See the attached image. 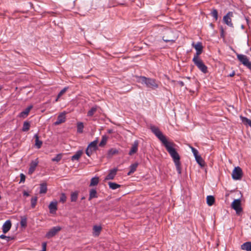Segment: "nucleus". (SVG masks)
Instances as JSON below:
<instances>
[{
	"label": "nucleus",
	"instance_id": "nucleus-1",
	"mask_svg": "<svg viewBox=\"0 0 251 251\" xmlns=\"http://www.w3.org/2000/svg\"><path fill=\"white\" fill-rule=\"evenodd\" d=\"M150 128L152 132L155 134L165 146L166 150L173 159L178 174H180L181 170L180 156L174 148L175 144L173 142H169L157 127L151 126Z\"/></svg>",
	"mask_w": 251,
	"mask_h": 251
},
{
	"label": "nucleus",
	"instance_id": "nucleus-2",
	"mask_svg": "<svg viewBox=\"0 0 251 251\" xmlns=\"http://www.w3.org/2000/svg\"><path fill=\"white\" fill-rule=\"evenodd\" d=\"M139 81L141 83L146 84L148 88L155 89L158 87V83L156 80L153 78L141 76L139 77Z\"/></svg>",
	"mask_w": 251,
	"mask_h": 251
},
{
	"label": "nucleus",
	"instance_id": "nucleus-3",
	"mask_svg": "<svg viewBox=\"0 0 251 251\" xmlns=\"http://www.w3.org/2000/svg\"><path fill=\"white\" fill-rule=\"evenodd\" d=\"M177 38V35L171 29L168 28L164 30L162 39L165 42H174Z\"/></svg>",
	"mask_w": 251,
	"mask_h": 251
},
{
	"label": "nucleus",
	"instance_id": "nucleus-4",
	"mask_svg": "<svg viewBox=\"0 0 251 251\" xmlns=\"http://www.w3.org/2000/svg\"><path fill=\"white\" fill-rule=\"evenodd\" d=\"M192 61L194 64L202 73L205 74L207 72V67L205 65L202 60L200 57H193Z\"/></svg>",
	"mask_w": 251,
	"mask_h": 251
},
{
	"label": "nucleus",
	"instance_id": "nucleus-5",
	"mask_svg": "<svg viewBox=\"0 0 251 251\" xmlns=\"http://www.w3.org/2000/svg\"><path fill=\"white\" fill-rule=\"evenodd\" d=\"M98 141V140L97 139L88 146L86 150V154L88 156H90L93 152L97 150Z\"/></svg>",
	"mask_w": 251,
	"mask_h": 251
},
{
	"label": "nucleus",
	"instance_id": "nucleus-6",
	"mask_svg": "<svg viewBox=\"0 0 251 251\" xmlns=\"http://www.w3.org/2000/svg\"><path fill=\"white\" fill-rule=\"evenodd\" d=\"M237 57L240 62L251 70V62L249 61L247 56L241 54H237Z\"/></svg>",
	"mask_w": 251,
	"mask_h": 251
},
{
	"label": "nucleus",
	"instance_id": "nucleus-7",
	"mask_svg": "<svg viewBox=\"0 0 251 251\" xmlns=\"http://www.w3.org/2000/svg\"><path fill=\"white\" fill-rule=\"evenodd\" d=\"M231 207L235 210L237 214L239 215L242 211L240 199H236L231 203Z\"/></svg>",
	"mask_w": 251,
	"mask_h": 251
},
{
	"label": "nucleus",
	"instance_id": "nucleus-8",
	"mask_svg": "<svg viewBox=\"0 0 251 251\" xmlns=\"http://www.w3.org/2000/svg\"><path fill=\"white\" fill-rule=\"evenodd\" d=\"M242 170L239 167H235L232 173V178L234 180H239L242 178Z\"/></svg>",
	"mask_w": 251,
	"mask_h": 251
},
{
	"label": "nucleus",
	"instance_id": "nucleus-9",
	"mask_svg": "<svg viewBox=\"0 0 251 251\" xmlns=\"http://www.w3.org/2000/svg\"><path fill=\"white\" fill-rule=\"evenodd\" d=\"M61 229V227L59 226H56L52 227L46 233V237L50 239L55 236Z\"/></svg>",
	"mask_w": 251,
	"mask_h": 251
},
{
	"label": "nucleus",
	"instance_id": "nucleus-10",
	"mask_svg": "<svg viewBox=\"0 0 251 251\" xmlns=\"http://www.w3.org/2000/svg\"><path fill=\"white\" fill-rule=\"evenodd\" d=\"M233 17V12H228L223 17V21L225 24L229 27H233V25L232 23L231 18Z\"/></svg>",
	"mask_w": 251,
	"mask_h": 251
},
{
	"label": "nucleus",
	"instance_id": "nucleus-11",
	"mask_svg": "<svg viewBox=\"0 0 251 251\" xmlns=\"http://www.w3.org/2000/svg\"><path fill=\"white\" fill-rule=\"evenodd\" d=\"M192 46L196 50V52L194 54L193 57H199L200 55L202 52L203 47L202 46V44L201 42H198L197 44H195L194 43H192Z\"/></svg>",
	"mask_w": 251,
	"mask_h": 251
},
{
	"label": "nucleus",
	"instance_id": "nucleus-12",
	"mask_svg": "<svg viewBox=\"0 0 251 251\" xmlns=\"http://www.w3.org/2000/svg\"><path fill=\"white\" fill-rule=\"evenodd\" d=\"M66 112H63L61 113L57 117L56 121L54 123V125H59L63 123H64L66 121Z\"/></svg>",
	"mask_w": 251,
	"mask_h": 251
},
{
	"label": "nucleus",
	"instance_id": "nucleus-13",
	"mask_svg": "<svg viewBox=\"0 0 251 251\" xmlns=\"http://www.w3.org/2000/svg\"><path fill=\"white\" fill-rule=\"evenodd\" d=\"M38 163L39 162L37 159H35V160H33L31 162L30 164V167L28 170V174L29 175H31L34 172L36 167L38 165Z\"/></svg>",
	"mask_w": 251,
	"mask_h": 251
},
{
	"label": "nucleus",
	"instance_id": "nucleus-14",
	"mask_svg": "<svg viewBox=\"0 0 251 251\" xmlns=\"http://www.w3.org/2000/svg\"><path fill=\"white\" fill-rule=\"evenodd\" d=\"M118 169L117 168H114L113 169H112L110 170L109 173L107 175V176L105 178V180H110V179H113L114 177L115 176L117 172Z\"/></svg>",
	"mask_w": 251,
	"mask_h": 251
},
{
	"label": "nucleus",
	"instance_id": "nucleus-15",
	"mask_svg": "<svg viewBox=\"0 0 251 251\" xmlns=\"http://www.w3.org/2000/svg\"><path fill=\"white\" fill-rule=\"evenodd\" d=\"M57 203L56 201H51L49 205V208L50 213L54 214L56 213V211L57 209Z\"/></svg>",
	"mask_w": 251,
	"mask_h": 251
},
{
	"label": "nucleus",
	"instance_id": "nucleus-16",
	"mask_svg": "<svg viewBox=\"0 0 251 251\" xmlns=\"http://www.w3.org/2000/svg\"><path fill=\"white\" fill-rule=\"evenodd\" d=\"M11 223L10 220H7L2 226V232L4 233H7L11 228Z\"/></svg>",
	"mask_w": 251,
	"mask_h": 251
},
{
	"label": "nucleus",
	"instance_id": "nucleus-17",
	"mask_svg": "<svg viewBox=\"0 0 251 251\" xmlns=\"http://www.w3.org/2000/svg\"><path fill=\"white\" fill-rule=\"evenodd\" d=\"M102 227L100 226L95 225L93 227V235L97 237L99 236L101 231Z\"/></svg>",
	"mask_w": 251,
	"mask_h": 251
},
{
	"label": "nucleus",
	"instance_id": "nucleus-18",
	"mask_svg": "<svg viewBox=\"0 0 251 251\" xmlns=\"http://www.w3.org/2000/svg\"><path fill=\"white\" fill-rule=\"evenodd\" d=\"M138 141L137 140H136L134 142L129 152V155H131L137 152L138 150Z\"/></svg>",
	"mask_w": 251,
	"mask_h": 251
},
{
	"label": "nucleus",
	"instance_id": "nucleus-19",
	"mask_svg": "<svg viewBox=\"0 0 251 251\" xmlns=\"http://www.w3.org/2000/svg\"><path fill=\"white\" fill-rule=\"evenodd\" d=\"M32 108V105L28 106L25 110H24L23 111L21 112L20 113L19 116L21 118H25L28 115L29 112H30Z\"/></svg>",
	"mask_w": 251,
	"mask_h": 251
},
{
	"label": "nucleus",
	"instance_id": "nucleus-20",
	"mask_svg": "<svg viewBox=\"0 0 251 251\" xmlns=\"http://www.w3.org/2000/svg\"><path fill=\"white\" fill-rule=\"evenodd\" d=\"M241 249L246 251H251V242H247L241 246Z\"/></svg>",
	"mask_w": 251,
	"mask_h": 251
},
{
	"label": "nucleus",
	"instance_id": "nucleus-21",
	"mask_svg": "<svg viewBox=\"0 0 251 251\" xmlns=\"http://www.w3.org/2000/svg\"><path fill=\"white\" fill-rule=\"evenodd\" d=\"M138 166V163H135L132 164H131L129 166V171L127 173V175L128 176H130L131 174H132L133 173L135 172V171L136 170V169Z\"/></svg>",
	"mask_w": 251,
	"mask_h": 251
},
{
	"label": "nucleus",
	"instance_id": "nucleus-22",
	"mask_svg": "<svg viewBox=\"0 0 251 251\" xmlns=\"http://www.w3.org/2000/svg\"><path fill=\"white\" fill-rule=\"evenodd\" d=\"M83 153L82 150L77 151L71 157L72 161L78 160Z\"/></svg>",
	"mask_w": 251,
	"mask_h": 251
},
{
	"label": "nucleus",
	"instance_id": "nucleus-23",
	"mask_svg": "<svg viewBox=\"0 0 251 251\" xmlns=\"http://www.w3.org/2000/svg\"><path fill=\"white\" fill-rule=\"evenodd\" d=\"M240 118L242 121V122L247 126H250L251 127V120L249 119H248L246 117H243L242 116H240Z\"/></svg>",
	"mask_w": 251,
	"mask_h": 251
},
{
	"label": "nucleus",
	"instance_id": "nucleus-24",
	"mask_svg": "<svg viewBox=\"0 0 251 251\" xmlns=\"http://www.w3.org/2000/svg\"><path fill=\"white\" fill-rule=\"evenodd\" d=\"M34 138L35 139V146L37 149H40L42 145V141L39 140V136L37 134L34 135Z\"/></svg>",
	"mask_w": 251,
	"mask_h": 251
},
{
	"label": "nucleus",
	"instance_id": "nucleus-25",
	"mask_svg": "<svg viewBox=\"0 0 251 251\" xmlns=\"http://www.w3.org/2000/svg\"><path fill=\"white\" fill-rule=\"evenodd\" d=\"M97 193L95 189H92L90 190L89 192V201L91 200L93 198H97Z\"/></svg>",
	"mask_w": 251,
	"mask_h": 251
},
{
	"label": "nucleus",
	"instance_id": "nucleus-26",
	"mask_svg": "<svg viewBox=\"0 0 251 251\" xmlns=\"http://www.w3.org/2000/svg\"><path fill=\"white\" fill-rule=\"evenodd\" d=\"M206 202L209 206L212 205L215 202V199L213 196H208L206 198Z\"/></svg>",
	"mask_w": 251,
	"mask_h": 251
},
{
	"label": "nucleus",
	"instance_id": "nucleus-27",
	"mask_svg": "<svg viewBox=\"0 0 251 251\" xmlns=\"http://www.w3.org/2000/svg\"><path fill=\"white\" fill-rule=\"evenodd\" d=\"M47 191V184L45 183H43L40 184V193L45 194Z\"/></svg>",
	"mask_w": 251,
	"mask_h": 251
},
{
	"label": "nucleus",
	"instance_id": "nucleus-28",
	"mask_svg": "<svg viewBox=\"0 0 251 251\" xmlns=\"http://www.w3.org/2000/svg\"><path fill=\"white\" fill-rule=\"evenodd\" d=\"M77 132L79 133H81L83 131L84 125L82 122H78L77 123Z\"/></svg>",
	"mask_w": 251,
	"mask_h": 251
},
{
	"label": "nucleus",
	"instance_id": "nucleus-29",
	"mask_svg": "<svg viewBox=\"0 0 251 251\" xmlns=\"http://www.w3.org/2000/svg\"><path fill=\"white\" fill-rule=\"evenodd\" d=\"M108 185L110 189L116 190L120 187L121 185L115 182H109Z\"/></svg>",
	"mask_w": 251,
	"mask_h": 251
},
{
	"label": "nucleus",
	"instance_id": "nucleus-30",
	"mask_svg": "<svg viewBox=\"0 0 251 251\" xmlns=\"http://www.w3.org/2000/svg\"><path fill=\"white\" fill-rule=\"evenodd\" d=\"M78 195V192L77 191H75L72 192L71 194V201L72 202L76 201Z\"/></svg>",
	"mask_w": 251,
	"mask_h": 251
},
{
	"label": "nucleus",
	"instance_id": "nucleus-31",
	"mask_svg": "<svg viewBox=\"0 0 251 251\" xmlns=\"http://www.w3.org/2000/svg\"><path fill=\"white\" fill-rule=\"evenodd\" d=\"M195 159L197 161V162L201 166L203 167L205 165L204 161L203 160V159L201 158V157L199 155L198 156H197L195 157Z\"/></svg>",
	"mask_w": 251,
	"mask_h": 251
},
{
	"label": "nucleus",
	"instance_id": "nucleus-32",
	"mask_svg": "<svg viewBox=\"0 0 251 251\" xmlns=\"http://www.w3.org/2000/svg\"><path fill=\"white\" fill-rule=\"evenodd\" d=\"M99 182V178L98 177H94L91 179L90 186H93L97 185Z\"/></svg>",
	"mask_w": 251,
	"mask_h": 251
},
{
	"label": "nucleus",
	"instance_id": "nucleus-33",
	"mask_svg": "<svg viewBox=\"0 0 251 251\" xmlns=\"http://www.w3.org/2000/svg\"><path fill=\"white\" fill-rule=\"evenodd\" d=\"M20 224L22 227H25L27 225V218L25 216L21 217Z\"/></svg>",
	"mask_w": 251,
	"mask_h": 251
},
{
	"label": "nucleus",
	"instance_id": "nucleus-34",
	"mask_svg": "<svg viewBox=\"0 0 251 251\" xmlns=\"http://www.w3.org/2000/svg\"><path fill=\"white\" fill-rule=\"evenodd\" d=\"M30 125L29 122H25L23 124V126L22 128L23 131H27L29 129Z\"/></svg>",
	"mask_w": 251,
	"mask_h": 251
},
{
	"label": "nucleus",
	"instance_id": "nucleus-35",
	"mask_svg": "<svg viewBox=\"0 0 251 251\" xmlns=\"http://www.w3.org/2000/svg\"><path fill=\"white\" fill-rule=\"evenodd\" d=\"M211 15L214 18L215 21H217L218 18V11L216 9H214L212 10L210 13Z\"/></svg>",
	"mask_w": 251,
	"mask_h": 251
},
{
	"label": "nucleus",
	"instance_id": "nucleus-36",
	"mask_svg": "<svg viewBox=\"0 0 251 251\" xmlns=\"http://www.w3.org/2000/svg\"><path fill=\"white\" fill-rule=\"evenodd\" d=\"M107 140V137L106 136H102V139L99 144V146H100V147L104 146L106 144Z\"/></svg>",
	"mask_w": 251,
	"mask_h": 251
},
{
	"label": "nucleus",
	"instance_id": "nucleus-37",
	"mask_svg": "<svg viewBox=\"0 0 251 251\" xmlns=\"http://www.w3.org/2000/svg\"><path fill=\"white\" fill-rule=\"evenodd\" d=\"M96 111H97V107H93L88 112L87 116H92L95 114V113L96 112Z\"/></svg>",
	"mask_w": 251,
	"mask_h": 251
},
{
	"label": "nucleus",
	"instance_id": "nucleus-38",
	"mask_svg": "<svg viewBox=\"0 0 251 251\" xmlns=\"http://www.w3.org/2000/svg\"><path fill=\"white\" fill-rule=\"evenodd\" d=\"M62 155L61 154H58L55 157L52 158L51 160L54 162H59L62 158Z\"/></svg>",
	"mask_w": 251,
	"mask_h": 251
},
{
	"label": "nucleus",
	"instance_id": "nucleus-39",
	"mask_svg": "<svg viewBox=\"0 0 251 251\" xmlns=\"http://www.w3.org/2000/svg\"><path fill=\"white\" fill-rule=\"evenodd\" d=\"M0 238L5 239L7 242H9V241L13 240L14 239V237L6 236V235H3V234H1L0 235Z\"/></svg>",
	"mask_w": 251,
	"mask_h": 251
},
{
	"label": "nucleus",
	"instance_id": "nucleus-40",
	"mask_svg": "<svg viewBox=\"0 0 251 251\" xmlns=\"http://www.w3.org/2000/svg\"><path fill=\"white\" fill-rule=\"evenodd\" d=\"M37 201V198L36 197L32 198L31 199V206L32 208H34Z\"/></svg>",
	"mask_w": 251,
	"mask_h": 251
},
{
	"label": "nucleus",
	"instance_id": "nucleus-41",
	"mask_svg": "<svg viewBox=\"0 0 251 251\" xmlns=\"http://www.w3.org/2000/svg\"><path fill=\"white\" fill-rule=\"evenodd\" d=\"M190 148H191V151L195 156V158L197 156H198L200 155H199V152L197 151V150H196V149H195L194 148H193L192 147H191Z\"/></svg>",
	"mask_w": 251,
	"mask_h": 251
},
{
	"label": "nucleus",
	"instance_id": "nucleus-42",
	"mask_svg": "<svg viewBox=\"0 0 251 251\" xmlns=\"http://www.w3.org/2000/svg\"><path fill=\"white\" fill-rule=\"evenodd\" d=\"M67 197L64 193H62L60 198V201L64 203L66 201Z\"/></svg>",
	"mask_w": 251,
	"mask_h": 251
},
{
	"label": "nucleus",
	"instance_id": "nucleus-43",
	"mask_svg": "<svg viewBox=\"0 0 251 251\" xmlns=\"http://www.w3.org/2000/svg\"><path fill=\"white\" fill-rule=\"evenodd\" d=\"M68 89L67 87L64 88L58 94V98H60L67 91Z\"/></svg>",
	"mask_w": 251,
	"mask_h": 251
},
{
	"label": "nucleus",
	"instance_id": "nucleus-44",
	"mask_svg": "<svg viewBox=\"0 0 251 251\" xmlns=\"http://www.w3.org/2000/svg\"><path fill=\"white\" fill-rule=\"evenodd\" d=\"M118 153V151L116 149H111L109 151V153L111 155H114Z\"/></svg>",
	"mask_w": 251,
	"mask_h": 251
},
{
	"label": "nucleus",
	"instance_id": "nucleus-45",
	"mask_svg": "<svg viewBox=\"0 0 251 251\" xmlns=\"http://www.w3.org/2000/svg\"><path fill=\"white\" fill-rule=\"evenodd\" d=\"M25 179V176L23 174H20V182H24Z\"/></svg>",
	"mask_w": 251,
	"mask_h": 251
},
{
	"label": "nucleus",
	"instance_id": "nucleus-46",
	"mask_svg": "<svg viewBox=\"0 0 251 251\" xmlns=\"http://www.w3.org/2000/svg\"><path fill=\"white\" fill-rule=\"evenodd\" d=\"M42 250L41 251H46L47 243L44 242L42 244Z\"/></svg>",
	"mask_w": 251,
	"mask_h": 251
},
{
	"label": "nucleus",
	"instance_id": "nucleus-47",
	"mask_svg": "<svg viewBox=\"0 0 251 251\" xmlns=\"http://www.w3.org/2000/svg\"><path fill=\"white\" fill-rule=\"evenodd\" d=\"M178 83L181 86H183L184 85V83L183 81H179L178 82Z\"/></svg>",
	"mask_w": 251,
	"mask_h": 251
},
{
	"label": "nucleus",
	"instance_id": "nucleus-48",
	"mask_svg": "<svg viewBox=\"0 0 251 251\" xmlns=\"http://www.w3.org/2000/svg\"><path fill=\"white\" fill-rule=\"evenodd\" d=\"M23 194H24V196H26V197H28L29 195L28 193L27 192H26V191H24Z\"/></svg>",
	"mask_w": 251,
	"mask_h": 251
},
{
	"label": "nucleus",
	"instance_id": "nucleus-49",
	"mask_svg": "<svg viewBox=\"0 0 251 251\" xmlns=\"http://www.w3.org/2000/svg\"><path fill=\"white\" fill-rule=\"evenodd\" d=\"M234 75H235L234 72H232L231 74H229V76L230 77H232V76H234Z\"/></svg>",
	"mask_w": 251,
	"mask_h": 251
},
{
	"label": "nucleus",
	"instance_id": "nucleus-50",
	"mask_svg": "<svg viewBox=\"0 0 251 251\" xmlns=\"http://www.w3.org/2000/svg\"><path fill=\"white\" fill-rule=\"evenodd\" d=\"M59 99V98H58V96H57V98H56V99H55V101L56 102V101H57Z\"/></svg>",
	"mask_w": 251,
	"mask_h": 251
},
{
	"label": "nucleus",
	"instance_id": "nucleus-51",
	"mask_svg": "<svg viewBox=\"0 0 251 251\" xmlns=\"http://www.w3.org/2000/svg\"><path fill=\"white\" fill-rule=\"evenodd\" d=\"M245 19H246L247 22H249L248 19L247 17H246Z\"/></svg>",
	"mask_w": 251,
	"mask_h": 251
},
{
	"label": "nucleus",
	"instance_id": "nucleus-52",
	"mask_svg": "<svg viewBox=\"0 0 251 251\" xmlns=\"http://www.w3.org/2000/svg\"><path fill=\"white\" fill-rule=\"evenodd\" d=\"M223 32H224V31H223V29H222V30L221 35H223Z\"/></svg>",
	"mask_w": 251,
	"mask_h": 251
},
{
	"label": "nucleus",
	"instance_id": "nucleus-53",
	"mask_svg": "<svg viewBox=\"0 0 251 251\" xmlns=\"http://www.w3.org/2000/svg\"><path fill=\"white\" fill-rule=\"evenodd\" d=\"M241 28H242V29H244V26L243 25H241Z\"/></svg>",
	"mask_w": 251,
	"mask_h": 251
},
{
	"label": "nucleus",
	"instance_id": "nucleus-54",
	"mask_svg": "<svg viewBox=\"0 0 251 251\" xmlns=\"http://www.w3.org/2000/svg\"><path fill=\"white\" fill-rule=\"evenodd\" d=\"M83 199H84V197L82 198V200H83Z\"/></svg>",
	"mask_w": 251,
	"mask_h": 251
}]
</instances>
